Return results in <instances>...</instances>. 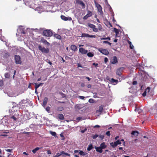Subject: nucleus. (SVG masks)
<instances>
[{"instance_id":"nucleus-1","label":"nucleus","mask_w":157,"mask_h":157,"mask_svg":"<svg viewBox=\"0 0 157 157\" xmlns=\"http://www.w3.org/2000/svg\"><path fill=\"white\" fill-rule=\"evenodd\" d=\"M98 28H96L95 26L93 24L89 23L88 24V26L92 29L93 30L94 32H97L98 31V30L101 31L102 29V27L101 25L100 24H98Z\"/></svg>"},{"instance_id":"nucleus-2","label":"nucleus","mask_w":157,"mask_h":157,"mask_svg":"<svg viewBox=\"0 0 157 157\" xmlns=\"http://www.w3.org/2000/svg\"><path fill=\"white\" fill-rule=\"evenodd\" d=\"M94 3L96 7L97 8L98 12L100 13V15H102L103 13L101 6L95 1H94Z\"/></svg>"},{"instance_id":"nucleus-3","label":"nucleus","mask_w":157,"mask_h":157,"mask_svg":"<svg viewBox=\"0 0 157 157\" xmlns=\"http://www.w3.org/2000/svg\"><path fill=\"white\" fill-rule=\"evenodd\" d=\"M43 35L49 37L52 36L53 35L52 31L48 29L45 30L43 31Z\"/></svg>"},{"instance_id":"nucleus-4","label":"nucleus","mask_w":157,"mask_h":157,"mask_svg":"<svg viewBox=\"0 0 157 157\" xmlns=\"http://www.w3.org/2000/svg\"><path fill=\"white\" fill-rule=\"evenodd\" d=\"M38 48L43 53L47 54L49 52V50L48 48H46L44 47H42L41 45H39Z\"/></svg>"},{"instance_id":"nucleus-5","label":"nucleus","mask_w":157,"mask_h":157,"mask_svg":"<svg viewBox=\"0 0 157 157\" xmlns=\"http://www.w3.org/2000/svg\"><path fill=\"white\" fill-rule=\"evenodd\" d=\"M124 68L123 67H121L118 68L116 71V74L119 76H121L122 75V72L124 70Z\"/></svg>"},{"instance_id":"nucleus-6","label":"nucleus","mask_w":157,"mask_h":157,"mask_svg":"<svg viewBox=\"0 0 157 157\" xmlns=\"http://www.w3.org/2000/svg\"><path fill=\"white\" fill-rule=\"evenodd\" d=\"M98 50L100 52L104 55H107L109 54L108 51L106 49L99 48L98 49Z\"/></svg>"},{"instance_id":"nucleus-7","label":"nucleus","mask_w":157,"mask_h":157,"mask_svg":"<svg viewBox=\"0 0 157 157\" xmlns=\"http://www.w3.org/2000/svg\"><path fill=\"white\" fill-rule=\"evenodd\" d=\"M15 61L16 64H21V58L18 55L15 56Z\"/></svg>"},{"instance_id":"nucleus-8","label":"nucleus","mask_w":157,"mask_h":157,"mask_svg":"<svg viewBox=\"0 0 157 157\" xmlns=\"http://www.w3.org/2000/svg\"><path fill=\"white\" fill-rule=\"evenodd\" d=\"M79 51L82 54H85L87 53L88 51L87 50L85 49L82 48H80L79 49Z\"/></svg>"},{"instance_id":"nucleus-9","label":"nucleus","mask_w":157,"mask_h":157,"mask_svg":"<svg viewBox=\"0 0 157 157\" xmlns=\"http://www.w3.org/2000/svg\"><path fill=\"white\" fill-rule=\"evenodd\" d=\"M117 63L118 60L117 57L116 56H113V59L111 61V63L113 64H114Z\"/></svg>"},{"instance_id":"nucleus-10","label":"nucleus","mask_w":157,"mask_h":157,"mask_svg":"<svg viewBox=\"0 0 157 157\" xmlns=\"http://www.w3.org/2000/svg\"><path fill=\"white\" fill-rule=\"evenodd\" d=\"M61 18L62 20L64 21H67V20L71 21L72 20L71 18V17H66L63 15L61 16Z\"/></svg>"},{"instance_id":"nucleus-11","label":"nucleus","mask_w":157,"mask_h":157,"mask_svg":"<svg viewBox=\"0 0 157 157\" xmlns=\"http://www.w3.org/2000/svg\"><path fill=\"white\" fill-rule=\"evenodd\" d=\"M104 21V23L105 24V25L108 26V25H109L111 27H112V25L108 21V20L106 19H103Z\"/></svg>"},{"instance_id":"nucleus-12","label":"nucleus","mask_w":157,"mask_h":157,"mask_svg":"<svg viewBox=\"0 0 157 157\" xmlns=\"http://www.w3.org/2000/svg\"><path fill=\"white\" fill-rule=\"evenodd\" d=\"M78 4L82 6V9H84L85 8V5L82 1H79Z\"/></svg>"},{"instance_id":"nucleus-13","label":"nucleus","mask_w":157,"mask_h":157,"mask_svg":"<svg viewBox=\"0 0 157 157\" xmlns=\"http://www.w3.org/2000/svg\"><path fill=\"white\" fill-rule=\"evenodd\" d=\"M131 134L136 136H137L139 134V132L137 131H133L131 132Z\"/></svg>"},{"instance_id":"nucleus-14","label":"nucleus","mask_w":157,"mask_h":157,"mask_svg":"<svg viewBox=\"0 0 157 157\" xmlns=\"http://www.w3.org/2000/svg\"><path fill=\"white\" fill-rule=\"evenodd\" d=\"M95 148L96 149V151L99 152L100 153H101L102 151V149L100 147H95Z\"/></svg>"},{"instance_id":"nucleus-15","label":"nucleus","mask_w":157,"mask_h":157,"mask_svg":"<svg viewBox=\"0 0 157 157\" xmlns=\"http://www.w3.org/2000/svg\"><path fill=\"white\" fill-rule=\"evenodd\" d=\"M104 107V106L102 105H101L99 107V109L98 110H97V112H98L100 113H101L103 110Z\"/></svg>"},{"instance_id":"nucleus-16","label":"nucleus","mask_w":157,"mask_h":157,"mask_svg":"<svg viewBox=\"0 0 157 157\" xmlns=\"http://www.w3.org/2000/svg\"><path fill=\"white\" fill-rule=\"evenodd\" d=\"M100 147L102 149H104L107 147V145L105 144L104 142H103L101 144Z\"/></svg>"},{"instance_id":"nucleus-17","label":"nucleus","mask_w":157,"mask_h":157,"mask_svg":"<svg viewBox=\"0 0 157 157\" xmlns=\"http://www.w3.org/2000/svg\"><path fill=\"white\" fill-rule=\"evenodd\" d=\"M71 49L74 51H75L77 50V47L76 46L74 45H72L71 46Z\"/></svg>"},{"instance_id":"nucleus-18","label":"nucleus","mask_w":157,"mask_h":157,"mask_svg":"<svg viewBox=\"0 0 157 157\" xmlns=\"http://www.w3.org/2000/svg\"><path fill=\"white\" fill-rule=\"evenodd\" d=\"M48 98L47 97H45L44 98L43 100V105L44 106H45L48 102Z\"/></svg>"},{"instance_id":"nucleus-19","label":"nucleus","mask_w":157,"mask_h":157,"mask_svg":"<svg viewBox=\"0 0 157 157\" xmlns=\"http://www.w3.org/2000/svg\"><path fill=\"white\" fill-rule=\"evenodd\" d=\"M53 36L56 39L59 40H61V36L59 34H55Z\"/></svg>"},{"instance_id":"nucleus-20","label":"nucleus","mask_w":157,"mask_h":157,"mask_svg":"<svg viewBox=\"0 0 157 157\" xmlns=\"http://www.w3.org/2000/svg\"><path fill=\"white\" fill-rule=\"evenodd\" d=\"M58 117L60 120H63L64 119V117L62 114H60L58 115Z\"/></svg>"},{"instance_id":"nucleus-21","label":"nucleus","mask_w":157,"mask_h":157,"mask_svg":"<svg viewBox=\"0 0 157 157\" xmlns=\"http://www.w3.org/2000/svg\"><path fill=\"white\" fill-rule=\"evenodd\" d=\"M135 111H137L138 112L139 114H141L142 113H143V110L140 109H137L136 107V109H135Z\"/></svg>"},{"instance_id":"nucleus-22","label":"nucleus","mask_w":157,"mask_h":157,"mask_svg":"<svg viewBox=\"0 0 157 157\" xmlns=\"http://www.w3.org/2000/svg\"><path fill=\"white\" fill-rule=\"evenodd\" d=\"M49 132L52 136L55 137H57L56 133L55 132L50 131Z\"/></svg>"},{"instance_id":"nucleus-23","label":"nucleus","mask_w":157,"mask_h":157,"mask_svg":"<svg viewBox=\"0 0 157 157\" xmlns=\"http://www.w3.org/2000/svg\"><path fill=\"white\" fill-rule=\"evenodd\" d=\"M89 17H91L92 15V12L88 10L87 11V13L86 14Z\"/></svg>"},{"instance_id":"nucleus-24","label":"nucleus","mask_w":157,"mask_h":157,"mask_svg":"<svg viewBox=\"0 0 157 157\" xmlns=\"http://www.w3.org/2000/svg\"><path fill=\"white\" fill-rule=\"evenodd\" d=\"M111 146L113 147H114L117 146V144L116 142H114V143H111L110 144Z\"/></svg>"},{"instance_id":"nucleus-25","label":"nucleus","mask_w":157,"mask_h":157,"mask_svg":"<svg viewBox=\"0 0 157 157\" xmlns=\"http://www.w3.org/2000/svg\"><path fill=\"white\" fill-rule=\"evenodd\" d=\"M41 148L39 147H37L35 148L34 149H33V150H32V152L33 153H35L36 152V151H37L38 150L40 149Z\"/></svg>"},{"instance_id":"nucleus-26","label":"nucleus","mask_w":157,"mask_h":157,"mask_svg":"<svg viewBox=\"0 0 157 157\" xmlns=\"http://www.w3.org/2000/svg\"><path fill=\"white\" fill-rule=\"evenodd\" d=\"M93 148V147L92 144H91L89 145L88 147L87 148V150L88 151H90Z\"/></svg>"},{"instance_id":"nucleus-27","label":"nucleus","mask_w":157,"mask_h":157,"mask_svg":"<svg viewBox=\"0 0 157 157\" xmlns=\"http://www.w3.org/2000/svg\"><path fill=\"white\" fill-rule=\"evenodd\" d=\"M89 35L85 33H82V34L81 37H89Z\"/></svg>"},{"instance_id":"nucleus-28","label":"nucleus","mask_w":157,"mask_h":157,"mask_svg":"<svg viewBox=\"0 0 157 157\" xmlns=\"http://www.w3.org/2000/svg\"><path fill=\"white\" fill-rule=\"evenodd\" d=\"M61 155H67L69 156H70V155L68 154V153L65 152L64 151H62L60 152Z\"/></svg>"},{"instance_id":"nucleus-29","label":"nucleus","mask_w":157,"mask_h":157,"mask_svg":"<svg viewBox=\"0 0 157 157\" xmlns=\"http://www.w3.org/2000/svg\"><path fill=\"white\" fill-rule=\"evenodd\" d=\"M63 109V107L59 106L57 108V110L58 111H61Z\"/></svg>"},{"instance_id":"nucleus-30","label":"nucleus","mask_w":157,"mask_h":157,"mask_svg":"<svg viewBox=\"0 0 157 157\" xmlns=\"http://www.w3.org/2000/svg\"><path fill=\"white\" fill-rule=\"evenodd\" d=\"M110 81L112 83H117L118 82L117 80H115L113 78H112Z\"/></svg>"},{"instance_id":"nucleus-31","label":"nucleus","mask_w":157,"mask_h":157,"mask_svg":"<svg viewBox=\"0 0 157 157\" xmlns=\"http://www.w3.org/2000/svg\"><path fill=\"white\" fill-rule=\"evenodd\" d=\"M114 31L116 33V36H117L119 33L118 30L116 28H114Z\"/></svg>"},{"instance_id":"nucleus-32","label":"nucleus","mask_w":157,"mask_h":157,"mask_svg":"<svg viewBox=\"0 0 157 157\" xmlns=\"http://www.w3.org/2000/svg\"><path fill=\"white\" fill-rule=\"evenodd\" d=\"M5 77L6 78H9L10 76V75L8 73H6L5 74Z\"/></svg>"},{"instance_id":"nucleus-33","label":"nucleus","mask_w":157,"mask_h":157,"mask_svg":"<svg viewBox=\"0 0 157 157\" xmlns=\"http://www.w3.org/2000/svg\"><path fill=\"white\" fill-rule=\"evenodd\" d=\"M87 56L89 57H92L94 56V54L93 53L90 52L87 53Z\"/></svg>"},{"instance_id":"nucleus-34","label":"nucleus","mask_w":157,"mask_h":157,"mask_svg":"<svg viewBox=\"0 0 157 157\" xmlns=\"http://www.w3.org/2000/svg\"><path fill=\"white\" fill-rule=\"evenodd\" d=\"M25 100H21V101L19 102V103L17 104V106L18 107H21V105L22 104H23V101H24Z\"/></svg>"},{"instance_id":"nucleus-35","label":"nucleus","mask_w":157,"mask_h":157,"mask_svg":"<svg viewBox=\"0 0 157 157\" xmlns=\"http://www.w3.org/2000/svg\"><path fill=\"white\" fill-rule=\"evenodd\" d=\"M79 153L80 155L82 156H84L85 155V153L82 151H80Z\"/></svg>"},{"instance_id":"nucleus-36","label":"nucleus","mask_w":157,"mask_h":157,"mask_svg":"<svg viewBox=\"0 0 157 157\" xmlns=\"http://www.w3.org/2000/svg\"><path fill=\"white\" fill-rule=\"evenodd\" d=\"M75 107L76 108L78 109H80L81 108V105L79 104L76 105Z\"/></svg>"},{"instance_id":"nucleus-37","label":"nucleus","mask_w":157,"mask_h":157,"mask_svg":"<svg viewBox=\"0 0 157 157\" xmlns=\"http://www.w3.org/2000/svg\"><path fill=\"white\" fill-rule=\"evenodd\" d=\"M98 136V134H96L95 135H94L92 136V137L93 139H95Z\"/></svg>"},{"instance_id":"nucleus-38","label":"nucleus","mask_w":157,"mask_h":157,"mask_svg":"<svg viewBox=\"0 0 157 157\" xmlns=\"http://www.w3.org/2000/svg\"><path fill=\"white\" fill-rule=\"evenodd\" d=\"M61 155L60 153H57L56 155L53 156V157H59Z\"/></svg>"},{"instance_id":"nucleus-39","label":"nucleus","mask_w":157,"mask_h":157,"mask_svg":"<svg viewBox=\"0 0 157 157\" xmlns=\"http://www.w3.org/2000/svg\"><path fill=\"white\" fill-rule=\"evenodd\" d=\"M3 85V81L2 80H0V86H2Z\"/></svg>"},{"instance_id":"nucleus-40","label":"nucleus","mask_w":157,"mask_h":157,"mask_svg":"<svg viewBox=\"0 0 157 157\" xmlns=\"http://www.w3.org/2000/svg\"><path fill=\"white\" fill-rule=\"evenodd\" d=\"M89 102L91 103H93L94 102V100L93 99H90L89 100Z\"/></svg>"},{"instance_id":"nucleus-41","label":"nucleus","mask_w":157,"mask_h":157,"mask_svg":"<svg viewBox=\"0 0 157 157\" xmlns=\"http://www.w3.org/2000/svg\"><path fill=\"white\" fill-rule=\"evenodd\" d=\"M145 91L147 92H149L150 91V87H147V89H146Z\"/></svg>"},{"instance_id":"nucleus-42","label":"nucleus","mask_w":157,"mask_h":157,"mask_svg":"<svg viewBox=\"0 0 157 157\" xmlns=\"http://www.w3.org/2000/svg\"><path fill=\"white\" fill-rule=\"evenodd\" d=\"M10 118L11 119H13L14 121L17 120V118L14 116H12Z\"/></svg>"},{"instance_id":"nucleus-43","label":"nucleus","mask_w":157,"mask_h":157,"mask_svg":"<svg viewBox=\"0 0 157 157\" xmlns=\"http://www.w3.org/2000/svg\"><path fill=\"white\" fill-rule=\"evenodd\" d=\"M13 150V149H5V151L7 152H11Z\"/></svg>"},{"instance_id":"nucleus-44","label":"nucleus","mask_w":157,"mask_h":157,"mask_svg":"<svg viewBox=\"0 0 157 157\" xmlns=\"http://www.w3.org/2000/svg\"><path fill=\"white\" fill-rule=\"evenodd\" d=\"M106 135L108 136H110V133L109 131H108L106 133Z\"/></svg>"},{"instance_id":"nucleus-45","label":"nucleus","mask_w":157,"mask_h":157,"mask_svg":"<svg viewBox=\"0 0 157 157\" xmlns=\"http://www.w3.org/2000/svg\"><path fill=\"white\" fill-rule=\"evenodd\" d=\"M116 142L117 145L118 144H121V141L119 140H117L116 141Z\"/></svg>"},{"instance_id":"nucleus-46","label":"nucleus","mask_w":157,"mask_h":157,"mask_svg":"<svg viewBox=\"0 0 157 157\" xmlns=\"http://www.w3.org/2000/svg\"><path fill=\"white\" fill-rule=\"evenodd\" d=\"M35 89H37L39 86H40L39 84H37L36 83H35Z\"/></svg>"},{"instance_id":"nucleus-47","label":"nucleus","mask_w":157,"mask_h":157,"mask_svg":"<svg viewBox=\"0 0 157 157\" xmlns=\"http://www.w3.org/2000/svg\"><path fill=\"white\" fill-rule=\"evenodd\" d=\"M50 109V108L49 106L47 107L46 108V110L48 113L49 112Z\"/></svg>"},{"instance_id":"nucleus-48","label":"nucleus","mask_w":157,"mask_h":157,"mask_svg":"<svg viewBox=\"0 0 157 157\" xmlns=\"http://www.w3.org/2000/svg\"><path fill=\"white\" fill-rule=\"evenodd\" d=\"M147 92L145 91L143 93L142 95L143 97H145L146 95Z\"/></svg>"},{"instance_id":"nucleus-49","label":"nucleus","mask_w":157,"mask_h":157,"mask_svg":"<svg viewBox=\"0 0 157 157\" xmlns=\"http://www.w3.org/2000/svg\"><path fill=\"white\" fill-rule=\"evenodd\" d=\"M89 17L87 16L86 15H85V16H84L83 17V19H84V20H86Z\"/></svg>"},{"instance_id":"nucleus-50","label":"nucleus","mask_w":157,"mask_h":157,"mask_svg":"<svg viewBox=\"0 0 157 157\" xmlns=\"http://www.w3.org/2000/svg\"><path fill=\"white\" fill-rule=\"evenodd\" d=\"M92 64L95 67H98V64L97 63H94Z\"/></svg>"},{"instance_id":"nucleus-51","label":"nucleus","mask_w":157,"mask_h":157,"mask_svg":"<svg viewBox=\"0 0 157 157\" xmlns=\"http://www.w3.org/2000/svg\"><path fill=\"white\" fill-rule=\"evenodd\" d=\"M137 82L136 81H134L132 82V84L133 85H136L137 84Z\"/></svg>"},{"instance_id":"nucleus-52","label":"nucleus","mask_w":157,"mask_h":157,"mask_svg":"<svg viewBox=\"0 0 157 157\" xmlns=\"http://www.w3.org/2000/svg\"><path fill=\"white\" fill-rule=\"evenodd\" d=\"M89 37L90 38H95L96 37V36L95 35H89Z\"/></svg>"},{"instance_id":"nucleus-53","label":"nucleus","mask_w":157,"mask_h":157,"mask_svg":"<svg viewBox=\"0 0 157 157\" xmlns=\"http://www.w3.org/2000/svg\"><path fill=\"white\" fill-rule=\"evenodd\" d=\"M106 38L105 36H103L102 38H101V40H106Z\"/></svg>"},{"instance_id":"nucleus-54","label":"nucleus","mask_w":157,"mask_h":157,"mask_svg":"<svg viewBox=\"0 0 157 157\" xmlns=\"http://www.w3.org/2000/svg\"><path fill=\"white\" fill-rule=\"evenodd\" d=\"M100 127V126L98 125H96L94 126V128H99Z\"/></svg>"},{"instance_id":"nucleus-55","label":"nucleus","mask_w":157,"mask_h":157,"mask_svg":"<svg viewBox=\"0 0 157 157\" xmlns=\"http://www.w3.org/2000/svg\"><path fill=\"white\" fill-rule=\"evenodd\" d=\"M108 61V58L107 57H105L104 59V61L105 63H106Z\"/></svg>"},{"instance_id":"nucleus-56","label":"nucleus","mask_w":157,"mask_h":157,"mask_svg":"<svg viewBox=\"0 0 157 157\" xmlns=\"http://www.w3.org/2000/svg\"><path fill=\"white\" fill-rule=\"evenodd\" d=\"M99 137L101 139H103L104 138V136L103 135H100Z\"/></svg>"},{"instance_id":"nucleus-57","label":"nucleus","mask_w":157,"mask_h":157,"mask_svg":"<svg viewBox=\"0 0 157 157\" xmlns=\"http://www.w3.org/2000/svg\"><path fill=\"white\" fill-rule=\"evenodd\" d=\"M129 47L131 49H132L134 48L132 44H131V45H130Z\"/></svg>"},{"instance_id":"nucleus-58","label":"nucleus","mask_w":157,"mask_h":157,"mask_svg":"<svg viewBox=\"0 0 157 157\" xmlns=\"http://www.w3.org/2000/svg\"><path fill=\"white\" fill-rule=\"evenodd\" d=\"M86 130H87V129L85 128L84 130H81V132L82 133H83Z\"/></svg>"},{"instance_id":"nucleus-59","label":"nucleus","mask_w":157,"mask_h":157,"mask_svg":"<svg viewBox=\"0 0 157 157\" xmlns=\"http://www.w3.org/2000/svg\"><path fill=\"white\" fill-rule=\"evenodd\" d=\"M79 98L82 99H84L85 98V97L82 96H79Z\"/></svg>"},{"instance_id":"nucleus-60","label":"nucleus","mask_w":157,"mask_h":157,"mask_svg":"<svg viewBox=\"0 0 157 157\" xmlns=\"http://www.w3.org/2000/svg\"><path fill=\"white\" fill-rule=\"evenodd\" d=\"M77 66H78V67H82V65L79 63H78Z\"/></svg>"},{"instance_id":"nucleus-61","label":"nucleus","mask_w":157,"mask_h":157,"mask_svg":"<svg viewBox=\"0 0 157 157\" xmlns=\"http://www.w3.org/2000/svg\"><path fill=\"white\" fill-rule=\"evenodd\" d=\"M91 87V85L90 84H89L87 85V87L88 88H90Z\"/></svg>"},{"instance_id":"nucleus-62","label":"nucleus","mask_w":157,"mask_h":157,"mask_svg":"<svg viewBox=\"0 0 157 157\" xmlns=\"http://www.w3.org/2000/svg\"><path fill=\"white\" fill-rule=\"evenodd\" d=\"M108 42H109L108 41H103V43L108 44Z\"/></svg>"},{"instance_id":"nucleus-63","label":"nucleus","mask_w":157,"mask_h":157,"mask_svg":"<svg viewBox=\"0 0 157 157\" xmlns=\"http://www.w3.org/2000/svg\"><path fill=\"white\" fill-rule=\"evenodd\" d=\"M47 153L48 154H51V151L50 150H48L47 151Z\"/></svg>"},{"instance_id":"nucleus-64","label":"nucleus","mask_w":157,"mask_h":157,"mask_svg":"<svg viewBox=\"0 0 157 157\" xmlns=\"http://www.w3.org/2000/svg\"><path fill=\"white\" fill-rule=\"evenodd\" d=\"M85 86V84L84 83H82L81 84V86L82 87H84Z\"/></svg>"}]
</instances>
